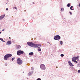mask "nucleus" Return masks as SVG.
I'll use <instances>...</instances> for the list:
<instances>
[{"instance_id":"6","label":"nucleus","mask_w":80,"mask_h":80,"mask_svg":"<svg viewBox=\"0 0 80 80\" xmlns=\"http://www.w3.org/2000/svg\"><path fill=\"white\" fill-rule=\"evenodd\" d=\"M60 36L59 35H56L54 37V39L55 40H60Z\"/></svg>"},{"instance_id":"29","label":"nucleus","mask_w":80,"mask_h":80,"mask_svg":"<svg viewBox=\"0 0 80 80\" xmlns=\"http://www.w3.org/2000/svg\"><path fill=\"white\" fill-rule=\"evenodd\" d=\"M70 8H73V6H71Z\"/></svg>"},{"instance_id":"12","label":"nucleus","mask_w":80,"mask_h":80,"mask_svg":"<svg viewBox=\"0 0 80 80\" xmlns=\"http://www.w3.org/2000/svg\"><path fill=\"white\" fill-rule=\"evenodd\" d=\"M29 55H33V52H30L29 53Z\"/></svg>"},{"instance_id":"33","label":"nucleus","mask_w":80,"mask_h":80,"mask_svg":"<svg viewBox=\"0 0 80 80\" xmlns=\"http://www.w3.org/2000/svg\"><path fill=\"white\" fill-rule=\"evenodd\" d=\"M2 31H4V29H2Z\"/></svg>"},{"instance_id":"36","label":"nucleus","mask_w":80,"mask_h":80,"mask_svg":"<svg viewBox=\"0 0 80 80\" xmlns=\"http://www.w3.org/2000/svg\"><path fill=\"white\" fill-rule=\"evenodd\" d=\"M2 33V32H0V33Z\"/></svg>"},{"instance_id":"27","label":"nucleus","mask_w":80,"mask_h":80,"mask_svg":"<svg viewBox=\"0 0 80 80\" xmlns=\"http://www.w3.org/2000/svg\"><path fill=\"white\" fill-rule=\"evenodd\" d=\"M80 70H78V73H80Z\"/></svg>"},{"instance_id":"22","label":"nucleus","mask_w":80,"mask_h":80,"mask_svg":"<svg viewBox=\"0 0 80 80\" xmlns=\"http://www.w3.org/2000/svg\"><path fill=\"white\" fill-rule=\"evenodd\" d=\"M69 13H70V14H71V15H72V12H69Z\"/></svg>"},{"instance_id":"21","label":"nucleus","mask_w":80,"mask_h":80,"mask_svg":"<svg viewBox=\"0 0 80 80\" xmlns=\"http://www.w3.org/2000/svg\"><path fill=\"white\" fill-rule=\"evenodd\" d=\"M64 55L63 54H61V57H64Z\"/></svg>"},{"instance_id":"18","label":"nucleus","mask_w":80,"mask_h":80,"mask_svg":"<svg viewBox=\"0 0 80 80\" xmlns=\"http://www.w3.org/2000/svg\"><path fill=\"white\" fill-rule=\"evenodd\" d=\"M15 60V57L13 58L12 59V61H13V60Z\"/></svg>"},{"instance_id":"10","label":"nucleus","mask_w":80,"mask_h":80,"mask_svg":"<svg viewBox=\"0 0 80 80\" xmlns=\"http://www.w3.org/2000/svg\"><path fill=\"white\" fill-rule=\"evenodd\" d=\"M7 43L8 45H10L12 43V42L11 41H8Z\"/></svg>"},{"instance_id":"5","label":"nucleus","mask_w":80,"mask_h":80,"mask_svg":"<svg viewBox=\"0 0 80 80\" xmlns=\"http://www.w3.org/2000/svg\"><path fill=\"white\" fill-rule=\"evenodd\" d=\"M78 58H79V56H78L77 57H74L72 58V62H74L75 61L77 60V59L78 60Z\"/></svg>"},{"instance_id":"31","label":"nucleus","mask_w":80,"mask_h":80,"mask_svg":"<svg viewBox=\"0 0 80 80\" xmlns=\"http://www.w3.org/2000/svg\"><path fill=\"white\" fill-rule=\"evenodd\" d=\"M8 10V8H6V10L7 11V10Z\"/></svg>"},{"instance_id":"24","label":"nucleus","mask_w":80,"mask_h":80,"mask_svg":"<svg viewBox=\"0 0 80 80\" xmlns=\"http://www.w3.org/2000/svg\"><path fill=\"white\" fill-rule=\"evenodd\" d=\"M74 62H75V63H78V62H77V61L76 60L74 61Z\"/></svg>"},{"instance_id":"32","label":"nucleus","mask_w":80,"mask_h":80,"mask_svg":"<svg viewBox=\"0 0 80 80\" xmlns=\"http://www.w3.org/2000/svg\"><path fill=\"white\" fill-rule=\"evenodd\" d=\"M80 4H79L78 6H79V7H80Z\"/></svg>"},{"instance_id":"37","label":"nucleus","mask_w":80,"mask_h":80,"mask_svg":"<svg viewBox=\"0 0 80 80\" xmlns=\"http://www.w3.org/2000/svg\"><path fill=\"white\" fill-rule=\"evenodd\" d=\"M23 20H24V19H23Z\"/></svg>"},{"instance_id":"23","label":"nucleus","mask_w":80,"mask_h":80,"mask_svg":"<svg viewBox=\"0 0 80 80\" xmlns=\"http://www.w3.org/2000/svg\"><path fill=\"white\" fill-rule=\"evenodd\" d=\"M70 10H74V9H72L71 8H70Z\"/></svg>"},{"instance_id":"3","label":"nucleus","mask_w":80,"mask_h":80,"mask_svg":"<svg viewBox=\"0 0 80 80\" xmlns=\"http://www.w3.org/2000/svg\"><path fill=\"white\" fill-rule=\"evenodd\" d=\"M17 63L18 65H22L23 63V61L20 59V58H18L17 60Z\"/></svg>"},{"instance_id":"1","label":"nucleus","mask_w":80,"mask_h":80,"mask_svg":"<svg viewBox=\"0 0 80 80\" xmlns=\"http://www.w3.org/2000/svg\"><path fill=\"white\" fill-rule=\"evenodd\" d=\"M27 43L29 46L32 47H34V48H38V47H41V45L35 44L32 42H28ZM38 46H39V47Z\"/></svg>"},{"instance_id":"16","label":"nucleus","mask_w":80,"mask_h":80,"mask_svg":"<svg viewBox=\"0 0 80 80\" xmlns=\"http://www.w3.org/2000/svg\"><path fill=\"white\" fill-rule=\"evenodd\" d=\"M28 75L29 76H30V75H32V73L31 72H29L28 73Z\"/></svg>"},{"instance_id":"34","label":"nucleus","mask_w":80,"mask_h":80,"mask_svg":"<svg viewBox=\"0 0 80 80\" xmlns=\"http://www.w3.org/2000/svg\"><path fill=\"white\" fill-rule=\"evenodd\" d=\"M9 38L10 39H11V38H10V37H9Z\"/></svg>"},{"instance_id":"20","label":"nucleus","mask_w":80,"mask_h":80,"mask_svg":"<svg viewBox=\"0 0 80 80\" xmlns=\"http://www.w3.org/2000/svg\"><path fill=\"white\" fill-rule=\"evenodd\" d=\"M13 8H15L16 9V10H17V7H14Z\"/></svg>"},{"instance_id":"25","label":"nucleus","mask_w":80,"mask_h":80,"mask_svg":"<svg viewBox=\"0 0 80 80\" xmlns=\"http://www.w3.org/2000/svg\"><path fill=\"white\" fill-rule=\"evenodd\" d=\"M37 80H41V79L38 78L37 79Z\"/></svg>"},{"instance_id":"8","label":"nucleus","mask_w":80,"mask_h":80,"mask_svg":"<svg viewBox=\"0 0 80 80\" xmlns=\"http://www.w3.org/2000/svg\"><path fill=\"white\" fill-rule=\"evenodd\" d=\"M5 15H3L2 16H0V20H2L3 18H4V17H5Z\"/></svg>"},{"instance_id":"15","label":"nucleus","mask_w":80,"mask_h":80,"mask_svg":"<svg viewBox=\"0 0 80 80\" xmlns=\"http://www.w3.org/2000/svg\"><path fill=\"white\" fill-rule=\"evenodd\" d=\"M0 40H1L2 42H5V41H3V39L1 38H0Z\"/></svg>"},{"instance_id":"7","label":"nucleus","mask_w":80,"mask_h":80,"mask_svg":"<svg viewBox=\"0 0 80 80\" xmlns=\"http://www.w3.org/2000/svg\"><path fill=\"white\" fill-rule=\"evenodd\" d=\"M40 68L42 70H45V66L44 64H41L40 65Z\"/></svg>"},{"instance_id":"26","label":"nucleus","mask_w":80,"mask_h":80,"mask_svg":"<svg viewBox=\"0 0 80 80\" xmlns=\"http://www.w3.org/2000/svg\"><path fill=\"white\" fill-rule=\"evenodd\" d=\"M5 66H7V64L6 63L5 64Z\"/></svg>"},{"instance_id":"2","label":"nucleus","mask_w":80,"mask_h":80,"mask_svg":"<svg viewBox=\"0 0 80 80\" xmlns=\"http://www.w3.org/2000/svg\"><path fill=\"white\" fill-rule=\"evenodd\" d=\"M12 56V54H9L6 55L4 57V59L5 60H7V59L8 58L11 57V56Z\"/></svg>"},{"instance_id":"19","label":"nucleus","mask_w":80,"mask_h":80,"mask_svg":"<svg viewBox=\"0 0 80 80\" xmlns=\"http://www.w3.org/2000/svg\"><path fill=\"white\" fill-rule=\"evenodd\" d=\"M63 10H64V8H61V12L63 11Z\"/></svg>"},{"instance_id":"35","label":"nucleus","mask_w":80,"mask_h":80,"mask_svg":"<svg viewBox=\"0 0 80 80\" xmlns=\"http://www.w3.org/2000/svg\"><path fill=\"white\" fill-rule=\"evenodd\" d=\"M58 68V67L57 66V67H56V68Z\"/></svg>"},{"instance_id":"13","label":"nucleus","mask_w":80,"mask_h":80,"mask_svg":"<svg viewBox=\"0 0 80 80\" xmlns=\"http://www.w3.org/2000/svg\"><path fill=\"white\" fill-rule=\"evenodd\" d=\"M17 47H18V48H19V49H20V48H21V46H20V45H18L17 46Z\"/></svg>"},{"instance_id":"38","label":"nucleus","mask_w":80,"mask_h":80,"mask_svg":"<svg viewBox=\"0 0 80 80\" xmlns=\"http://www.w3.org/2000/svg\"><path fill=\"white\" fill-rule=\"evenodd\" d=\"M23 73H24V72H23Z\"/></svg>"},{"instance_id":"14","label":"nucleus","mask_w":80,"mask_h":80,"mask_svg":"<svg viewBox=\"0 0 80 80\" xmlns=\"http://www.w3.org/2000/svg\"><path fill=\"white\" fill-rule=\"evenodd\" d=\"M67 6L68 7H70V3H69L67 5Z\"/></svg>"},{"instance_id":"4","label":"nucleus","mask_w":80,"mask_h":80,"mask_svg":"<svg viewBox=\"0 0 80 80\" xmlns=\"http://www.w3.org/2000/svg\"><path fill=\"white\" fill-rule=\"evenodd\" d=\"M23 53H24V52L21 50L18 51L17 52V54L19 56L21 55L22 54H23Z\"/></svg>"},{"instance_id":"9","label":"nucleus","mask_w":80,"mask_h":80,"mask_svg":"<svg viewBox=\"0 0 80 80\" xmlns=\"http://www.w3.org/2000/svg\"><path fill=\"white\" fill-rule=\"evenodd\" d=\"M68 63L70 65V67H73V66H74V65H73L72 64V62H71L70 61H69L68 62Z\"/></svg>"},{"instance_id":"30","label":"nucleus","mask_w":80,"mask_h":80,"mask_svg":"<svg viewBox=\"0 0 80 80\" xmlns=\"http://www.w3.org/2000/svg\"><path fill=\"white\" fill-rule=\"evenodd\" d=\"M77 59L78 61V60H79V59L78 58V59Z\"/></svg>"},{"instance_id":"11","label":"nucleus","mask_w":80,"mask_h":80,"mask_svg":"<svg viewBox=\"0 0 80 80\" xmlns=\"http://www.w3.org/2000/svg\"><path fill=\"white\" fill-rule=\"evenodd\" d=\"M38 51L40 52V51H41V48H40V47H38Z\"/></svg>"},{"instance_id":"17","label":"nucleus","mask_w":80,"mask_h":80,"mask_svg":"<svg viewBox=\"0 0 80 80\" xmlns=\"http://www.w3.org/2000/svg\"><path fill=\"white\" fill-rule=\"evenodd\" d=\"M60 43L61 45H62V44H63V42H62V41H61L60 42Z\"/></svg>"},{"instance_id":"28","label":"nucleus","mask_w":80,"mask_h":80,"mask_svg":"<svg viewBox=\"0 0 80 80\" xmlns=\"http://www.w3.org/2000/svg\"><path fill=\"white\" fill-rule=\"evenodd\" d=\"M33 4H35V2H32Z\"/></svg>"}]
</instances>
